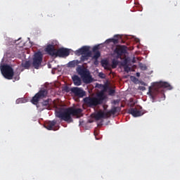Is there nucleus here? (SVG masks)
<instances>
[{"label": "nucleus", "instance_id": "f8f14e48", "mask_svg": "<svg viewBox=\"0 0 180 180\" xmlns=\"http://www.w3.org/2000/svg\"><path fill=\"white\" fill-rule=\"evenodd\" d=\"M45 51L47 53V54L51 56V57H56L57 56V50L56 49V47H54V45L49 44L46 47Z\"/></svg>", "mask_w": 180, "mask_h": 180}, {"label": "nucleus", "instance_id": "72a5a7b5", "mask_svg": "<svg viewBox=\"0 0 180 180\" xmlns=\"http://www.w3.org/2000/svg\"><path fill=\"white\" fill-rule=\"evenodd\" d=\"M141 89L142 91H146V87H145V86H141Z\"/></svg>", "mask_w": 180, "mask_h": 180}, {"label": "nucleus", "instance_id": "0eeeda50", "mask_svg": "<svg viewBox=\"0 0 180 180\" xmlns=\"http://www.w3.org/2000/svg\"><path fill=\"white\" fill-rule=\"evenodd\" d=\"M83 101L84 104L86 105V106H88L89 108H96V106L99 105L96 100V97H85L83 99Z\"/></svg>", "mask_w": 180, "mask_h": 180}, {"label": "nucleus", "instance_id": "c9c22d12", "mask_svg": "<svg viewBox=\"0 0 180 180\" xmlns=\"http://www.w3.org/2000/svg\"><path fill=\"white\" fill-rule=\"evenodd\" d=\"M137 77H140V74L139 72L136 73Z\"/></svg>", "mask_w": 180, "mask_h": 180}, {"label": "nucleus", "instance_id": "f704fd0d", "mask_svg": "<svg viewBox=\"0 0 180 180\" xmlns=\"http://www.w3.org/2000/svg\"><path fill=\"white\" fill-rule=\"evenodd\" d=\"M132 63L134 64L136 63V58H134L132 60Z\"/></svg>", "mask_w": 180, "mask_h": 180}, {"label": "nucleus", "instance_id": "e433bc0d", "mask_svg": "<svg viewBox=\"0 0 180 180\" xmlns=\"http://www.w3.org/2000/svg\"><path fill=\"white\" fill-rule=\"evenodd\" d=\"M130 102H133V98H130Z\"/></svg>", "mask_w": 180, "mask_h": 180}, {"label": "nucleus", "instance_id": "39448f33", "mask_svg": "<svg viewBox=\"0 0 180 180\" xmlns=\"http://www.w3.org/2000/svg\"><path fill=\"white\" fill-rule=\"evenodd\" d=\"M32 65L36 70H39V67L41 65L43 62V53L41 51H38L34 54L32 59Z\"/></svg>", "mask_w": 180, "mask_h": 180}, {"label": "nucleus", "instance_id": "4be33fe9", "mask_svg": "<svg viewBox=\"0 0 180 180\" xmlns=\"http://www.w3.org/2000/svg\"><path fill=\"white\" fill-rule=\"evenodd\" d=\"M50 102H51V99L48 98L46 101L42 102V106H45L46 109H49L50 108Z\"/></svg>", "mask_w": 180, "mask_h": 180}, {"label": "nucleus", "instance_id": "1a4fd4ad", "mask_svg": "<svg viewBox=\"0 0 180 180\" xmlns=\"http://www.w3.org/2000/svg\"><path fill=\"white\" fill-rule=\"evenodd\" d=\"M70 94L74 95L75 96H77V98H84L86 95V93L82 88L79 87H72L70 89Z\"/></svg>", "mask_w": 180, "mask_h": 180}, {"label": "nucleus", "instance_id": "4c0bfd02", "mask_svg": "<svg viewBox=\"0 0 180 180\" xmlns=\"http://www.w3.org/2000/svg\"><path fill=\"white\" fill-rule=\"evenodd\" d=\"M94 135L96 136V134L94 133Z\"/></svg>", "mask_w": 180, "mask_h": 180}, {"label": "nucleus", "instance_id": "20e7f679", "mask_svg": "<svg viewBox=\"0 0 180 180\" xmlns=\"http://www.w3.org/2000/svg\"><path fill=\"white\" fill-rule=\"evenodd\" d=\"M1 71L2 75L6 79H13V75H15L13 68H12L9 65H3L1 66Z\"/></svg>", "mask_w": 180, "mask_h": 180}, {"label": "nucleus", "instance_id": "4468645a", "mask_svg": "<svg viewBox=\"0 0 180 180\" xmlns=\"http://www.w3.org/2000/svg\"><path fill=\"white\" fill-rule=\"evenodd\" d=\"M56 124H57V120H53L49 121L45 124V128L47 129V130H58V129L56 128Z\"/></svg>", "mask_w": 180, "mask_h": 180}, {"label": "nucleus", "instance_id": "f03ea898", "mask_svg": "<svg viewBox=\"0 0 180 180\" xmlns=\"http://www.w3.org/2000/svg\"><path fill=\"white\" fill-rule=\"evenodd\" d=\"M56 116L58 117L60 120L67 122V123H72L74 120H72L71 111L70 108H60L56 110Z\"/></svg>", "mask_w": 180, "mask_h": 180}, {"label": "nucleus", "instance_id": "f257e3e1", "mask_svg": "<svg viewBox=\"0 0 180 180\" xmlns=\"http://www.w3.org/2000/svg\"><path fill=\"white\" fill-rule=\"evenodd\" d=\"M165 88H167L169 91H171V89H172V86L167 82H155L154 83V85L153 87L149 86L148 95H150L152 98H155Z\"/></svg>", "mask_w": 180, "mask_h": 180}, {"label": "nucleus", "instance_id": "9b49d317", "mask_svg": "<svg viewBox=\"0 0 180 180\" xmlns=\"http://www.w3.org/2000/svg\"><path fill=\"white\" fill-rule=\"evenodd\" d=\"M70 56V49L66 48H60L56 51V57H68Z\"/></svg>", "mask_w": 180, "mask_h": 180}, {"label": "nucleus", "instance_id": "c85d7f7f", "mask_svg": "<svg viewBox=\"0 0 180 180\" xmlns=\"http://www.w3.org/2000/svg\"><path fill=\"white\" fill-rule=\"evenodd\" d=\"M128 64H129V60L127 59H124L122 63V67H126L129 65Z\"/></svg>", "mask_w": 180, "mask_h": 180}, {"label": "nucleus", "instance_id": "bb28decb", "mask_svg": "<svg viewBox=\"0 0 180 180\" xmlns=\"http://www.w3.org/2000/svg\"><path fill=\"white\" fill-rule=\"evenodd\" d=\"M112 68H116V67H117V65L119 64V62L117 61V60H112Z\"/></svg>", "mask_w": 180, "mask_h": 180}, {"label": "nucleus", "instance_id": "dca6fc26", "mask_svg": "<svg viewBox=\"0 0 180 180\" xmlns=\"http://www.w3.org/2000/svg\"><path fill=\"white\" fill-rule=\"evenodd\" d=\"M128 112L130 115H132L134 117H139V116H141L143 115L141 111L137 110V108H131L129 110Z\"/></svg>", "mask_w": 180, "mask_h": 180}, {"label": "nucleus", "instance_id": "393cba45", "mask_svg": "<svg viewBox=\"0 0 180 180\" xmlns=\"http://www.w3.org/2000/svg\"><path fill=\"white\" fill-rule=\"evenodd\" d=\"M78 65V60H72L68 63V67L71 68H74V67H77Z\"/></svg>", "mask_w": 180, "mask_h": 180}, {"label": "nucleus", "instance_id": "aec40b11", "mask_svg": "<svg viewBox=\"0 0 180 180\" xmlns=\"http://www.w3.org/2000/svg\"><path fill=\"white\" fill-rule=\"evenodd\" d=\"M69 109L70 110L72 116H79V115H81V113H82V109L81 108H69Z\"/></svg>", "mask_w": 180, "mask_h": 180}, {"label": "nucleus", "instance_id": "a878e982", "mask_svg": "<svg viewBox=\"0 0 180 180\" xmlns=\"http://www.w3.org/2000/svg\"><path fill=\"white\" fill-rule=\"evenodd\" d=\"M15 102H16L17 104L26 103V102H27V100L25 98H21L17 99Z\"/></svg>", "mask_w": 180, "mask_h": 180}, {"label": "nucleus", "instance_id": "b1692460", "mask_svg": "<svg viewBox=\"0 0 180 180\" xmlns=\"http://www.w3.org/2000/svg\"><path fill=\"white\" fill-rule=\"evenodd\" d=\"M101 65L105 68V70H109V62L106 60H101Z\"/></svg>", "mask_w": 180, "mask_h": 180}, {"label": "nucleus", "instance_id": "a211bd4d", "mask_svg": "<svg viewBox=\"0 0 180 180\" xmlns=\"http://www.w3.org/2000/svg\"><path fill=\"white\" fill-rule=\"evenodd\" d=\"M72 79L73 81L74 85L76 86H79V85H82V81L81 80V77H79L78 75H75L72 77Z\"/></svg>", "mask_w": 180, "mask_h": 180}, {"label": "nucleus", "instance_id": "9d476101", "mask_svg": "<svg viewBox=\"0 0 180 180\" xmlns=\"http://www.w3.org/2000/svg\"><path fill=\"white\" fill-rule=\"evenodd\" d=\"M127 47L126 46L120 45L115 48L114 53L117 54V57H122V54H126V53H127Z\"/></svg>", "mask_w": 180, "mask_h": 180}, {"label": "nucleus", "instance_id": "6e6552de", "mask_svg": "<svg viewBox=\"0 0 180 180\" xmlns=\"http://www.w3.org/2000/svg\"><path fill=\"white\" fill-rule=\"evenodd\" d=\"M75 55H82L83 58H85L91 57V56H92V53L91 52V51H89V48L88 46H83L75 51Z\"/></svg>", "mask_w": 180, "mask_h": 180}, {"label": "nucleus", "instance_id": "423d86ee", "mask_svg": "<svg viewBox=\"0 0 180 180\" xmlns=\"http://www.w3.org/2000/svg\"><path fill=\"white\" fill-rule=\"evenodd\" d=\"M46 96H47V91L46 89H41L37 93L34 97H32L31 102L33 105H37V103H39V101L46 98Z\"/></svg>", "mask_w": 180, "mask_h": 180}, {"label": "nucleus", "instance_id": "cd10ccee", "mask_svg": "<svg viewBox=\"0 0 180 180\" xmlns=\"http://www.w3.org/2000/svg\"><path fill=\"white\" fill-rule=\"evenodd\" d=\"M139 67L141 70H143V71H146L147 70V66L143 63H140Z\"/></svg>", "mask_w": 180, "mask_h": 180}, {"label": "nucleus", "instance_id": "7c9ffc66", "mask_svg": "<svg viewBox=\"0 0 180 180\" xmlns=\"http://www.w3.org/2000/svg\"><path fill=\"white\" fill-rule=\"evenodd\" d=\"M98 77H99V78H102L103 79L106 78V75H105V74H103V72H100L98 74Z\"/></svg>", "mask_w": 180, "mask_h": 180}, {"label": "nucleus", "instance_id": "7ed1b4c3", "mask_svg": "<svg viewBox=\"0 0 180 180\" xmlns=\"http://www.w3.org/2000/svg\"><path fill=\"white\" fill-rule=\"evenodd\" d=\"M76 71L79 75H80L83 82L84 84H91L94 81L92 79V75H91V72L88 69L85 68L78 67L76 69Z\"/></svg>", "mask_w": 180, "mask_h": 180}, {"label": "nucleus", "instance_id": "412c9836", "mask_svg": "<svg viewBox=\"0 0 180 180\" xmlns=\"http://www.w3.org/2000/svg\"><path fill=\"white\" fill-rule=\"evenodd\" d=\"M98 49L99 48L98 46H94L93 48V52L94 53L93 58L94 60H98V58H99V57H101V52H99V51H98Z\"/></svg>", "mask_w": 180, "mask_h": 180}, {"label": "nucleus", "instance_id": "ddd939ff", "mask_svg": "<svg viewBox=\"0 0 180 180\" xmlns=\"http://www.w3.org/2000/svg\"><path fill=\"white\" fill-rule=\"evenodd\" d=\"M91 116L96 120H101V119H108V117H106V112L102 110H99L96 113L92 114Z\"/></svg>", "mask_w": 180, "mask_h": 180}, {"label": "nucleus", "instance_id": "6ab92c4d", "mask_svg": "<svg viewBox=\"0 0 180 180\" xmlns=\"http://www.w3.org/2000/svg\"><path fill=\"white\" fill-rule=\"evenodd\" d=\"M105 94L103 92H100L97 94V97H96V99L97 101V103L98 105H102L103 103V101H105Z\"/></svg>", "mask_w": 180, "mask_h": 180}, {"label": "nucleus", "instance_id": "2eb2a0df", "mask_svg": "<svg viewBox=\"0 0 180 180\" xmlns=\"http://www.w3.org/2000/svg\"><path fill=\"white\" fill-rule=\"evenodd\" d=\"M120 110V108L119 107H112L109 111L105 112V116L108 118L110 117L112 115H116L117 113V111Z\"/></svg>", "mask_w": 180, "mask_h": 180}, {"label": "nucleus", "instance_id": "2f4dec72", "mask_svg": "<svg viewBox=\"0 0 180 180\" xmlns=\"http://www.w3.org/2000/svg\"><path fill=\"white\" fill-rule=\"evenodd\" d=\"M115 91L112 89H110L109 90V95H113L115 94Z\"/></svg>", "mask_w": 180, "mask_h": 180}, {"label": "nucleus", "instance_id": "c756f323", "mask_svg": "<svg viewBox=\"0 0 180 180\" xmlns=\"http://www.w3.org/2000/svg\"><path fill=\"white\" fill-rule=\"evenodd\" d=\"M130 67H129V65L127 66H124V71H125V72H130Z\"/></svg>", "mask_w": 180, "mask_h": 180}, {"label": "nucleus", "instance_id": "473e14b6", "mask_svg": "<svg viewBox=\"0 0 180 180\" xmlns=\"http://www.w3.org/2000/svg\"><path fill=\"white\" fill-rule=\"evenodd\" d=\"M94 60H95L94 63V65H98V64H99V61H98V59H94Z\"/></svg>", "mask_w": 180, "mask_h": 180}, {"label": "nucleus", "instance_id": "5701e85b", "mask_svg": "<svg viewBox=\"0 0 180 180\" xmlns=\"http://www.w3.org/2000/svg\"><path fill=\"white\" fill-rule=\"evenodd\" d=\"M22 67H23V68H25V70H29L30 68V61L26 60L25 62H22Z\"/></svg>", "mask_w": 180, "mask_h": 180}, {"label": "nucleus", "instance_id": "f3484780", "mask_svg": "<svg viewBox=\"0 0 180 180\" xmlns=\"http://www.w3.org/2000/svg\"><path fill=\"white\" fill-rule=\"evenodd\" d=\"M115 38L108 39L105 41L106 43H114V44H117L119 40L122 39V36L117 34L114 36Z\"/></svg>", "mask_w": 180, "mask_h": 180}]
</instances>
